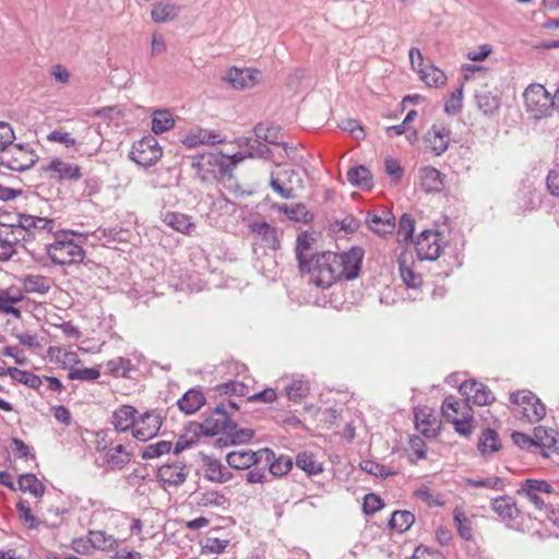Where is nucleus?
<instances>
[{
  "label": "nucleus",
  "instance_id": "nucleus-12",
  "mask_svg": "<svg viewBox=\"0 0 559 559\" xmlns=\"http://www.w3.org/2000/svg\"><path fill=\"white\" fill-rule=\"evenodd\" d=\"M552 486L543 479H525L516 493L527 499L537 510H543L545 501L540 497V493H552Z\"/></svg>",
  "mask_w": 559,
  "mask_h": 559
},
{
  "label": "nucleus",
  "instance_id": "nucleus-56",
  "mask_svg": "<svg viewBox=\"0 0 559 559\" xmlns=\"http://www.w3.org/2000/svg\"><path fill=\"white\" fill-rule=\"evenodd\" d=\"M421 80L429 86H439L445 83V74L433 66L426 69H419Z\"/></svg>",
  "mask_w": 559,
  "mask_h": 559
},
{
  "label": "nucleus",
  "instance_id": "nucleus-9",
  "mask_svg": "<svg viewBox=\"0 0 559 559\" xmlns=\"http://www.w3.org/2000/svg\"><path fill=\"white\" fill-rule=\"evenodd\" d=\"M442 239L443 236L439 231L430 229L423 230L415 242L418 259L428 261L437 260L442 250Z\"/></svg>",
  "mask_w": 559,
  "mask_h": 559
},
{
  "label": "nucleus",
  "instance_id": "nucleus-51",
  "mask_svg": "<svg viewBox=\"0 0 559 559\" xmlns=\"http://www.w3.org/2000/svg\"><path fill=\"white\" fill-rule=\"evenodd\" d=\"M557 436L558 433L552 429L548 430L543 426L535 427V448H540L543 454L544 452H548L552 447V443L556 441Z\"/></svg>",
  "mask_w": 559,
  "mask_h": 559
},
{
  "label": "nucleus",
  "instance_id": "nucleus-11",
  "mask_svg": "<svg viewBox=\"0 0 559 559\" xmlns=\"http://www.w3.org/2000/svg\"><path fill=\"white\" fill-rule=\"evenodd\" d=\"M340 280L352 281L359 275L364 259V250L360 247H353L341 254L336 253Z\"/></svg>",
  "mask_w": 559,
  "mask_h": 559
},
{
  "label": "nucleus",
  "instance_id": "nucleus-1",
  "mask_svg": "<svg viewBox=\"0 0 559 559\" xmlns=\"http://www.w3.org/2000/svg\"><path fill=\"white\" fill-rule=\"evenodd\" d=\"M76 236L71 230H59L55 234V241L46 246V252L55 265H72L84 260L85 251L75 241Z\"/></svg>",
  "mask_w": 559,
  "mask_h": 559
},
{
  "label": "nucleus",
  "instance_id": "nucleus-26",
  "mask_svg": "<svg viewBox=\"0 0 559 559\" xmlns=\"http://www.w3.org/2000/svg\"><path fill=\"white\" fill-rule=\"evenodd\" d=\"M205 404V396L197 389L188 390L178 401L179 409L188 415L197 413Z\"/></svg>",
  "mask_w": 559,
  "mask_h": 559
},
{
  "label": "nucleus",
  "instance_id": "nucleus-55",
  "mask_svg": "<svg viewBox=\"0 0 559 559\" xmlns=\"http://www.w3.org/2000/svg\"><path fill=\"white\" fill-rule=\"evenodd\" d=\"M466 485L469 487L478 488V487H485L493 490H504L506 488V479L498 477V476H491L486 477L481 479H474V478H467Z\"/></svg>",
  "mask_w": 559,
  "mask_h": 559
},
{
  "label": "nucleus",
  "instance_id": "nucleus-58",
  "mask_svg": "<svg viewBox=\"0 0 559 559\" xmlns=\"http://www.w3.org/2000/svg\"><path fill=\"white\" fill-rule=\"evenodd\" d=\"M215 390L219 395L245 396L248 394V386L239 381L219 383L216 385Z\"/></svg>",
  "mask_w": 559,
  "mask_h": 559
},
{
  "label": "nucleus",
  "instance_id": "nucleus-47",
  "mask_svg": "<svg viewBox=\"0 0 559 559\" xmlns=\"http://www.w3.org/2000/svg\"><path fill=\"white\" fill-rule=\"evenodd\" d=\"M195 504L198 507H224L227 503V498L216 491V490H209L204 492H197L195 493Z\"/></svg>",
  "mask_w": 559,
  "mask_h": 559
},
{
  "label": "nucleus",
  "instance_id": "nucleus-45",
  "mask_svg": "<svg viewBox=\"0 0 559 559\" xmlns=\"http://www.w3.org/2000/svg\"><path fill=\"white\" fill-rule=\"evenodd\" d=\"M296 465L308 475H318L323 471L322 464L318 462L311 452H300L296 456Z\"/></svg>",
  "mask_w": 559,
  "mask_h": 559
},
{
  "label": "nucleus",
  "instance_id": "nucleus-60",
  "mask_svg": "<svg viewBox=\"0 0 559 559\" xmlns=\"http://www.w3.org/2000/svg\"><path fill=\"white\" fill-rule=\"evenodd\" d=\"M415 229V222L413 217L405 213L400 217L399 227H397V237L402 241H409L413 238Z\"/></svg>",
  "mask_w": 559,
  "mask_h": 559
},
{
  "label": "nucleus",
  "instance_id": "nucleus-19",
  "mask_svg": "<svg viewBox=\"0 0 559 559\" xmlns=\"http://www.w3.org/2000/svg\"><path fill=\"white\" fill-rule=\"evenodd\" d=\"M491 509L498 514L503 522H511L516 520L521 511L518 508L514 499L508 495L492 498L490 501Z\"/></svg>",
  "mask_w": 559,
  "mask_h": 559
},
{
  "label": "nucleus",
  "instance_id": "nucleus-50",
  "mask_svg": "<svg viewBox=\"0 0 559 559\" xmlns=\"http://www.w3.org/2000/svg\"><path fill=\"white\" fill-rule=\"evenodd\" d=\"M240 141V145L248 148V157L270 158L272 155V151L261 142V139L243 138Z\"/></svg>",
  "mask_w": 559,
  "mask_h": 559
},
{
  "label": "nucleus",
  "instance_id": "nucleus-48",
  "mask_svg": "<svg viewBox=\"0 0 559 559\" xmlns=\"http://www.w3.org/2000/svg\"><path fill=\"white\" fill-rule=\"evenodd\" d=\"M415 522V515L406 510L394 511L389 521V526L399 533L406 532Z\"/></svg>",
  "mask_w": 559,
  "mask_h": 559
},
{
  "label": "nucleus",
  "instance_id": "nucleus-52",
  "mask_svg": "<svg viewBox=\"0 0 559 559\" xmlns=\"http://www.w3.org/2000/svg\"><path fill=\"white\" fill-rule=\"evenodd\" d=\"M93 236L97 240H104L106 242L112 241H126L128 237V230H124L121 227H99L94 233Z\"/></svg>",
  "mask_w": 559,
  "mask_h": 559
},
{
  "label": "nucleus",
  "instance_id": "nucleus-49",
  "mask_svg": "<svg viewBox=\"0 0 559 559\" xmlns=\"http://www.w3.org/2000/svg\"><path fill=\"white\" fill-rule=\"evenodd\" d=\"M399 271L403 283L409 288H417L423 284L419 273H416L405 259H399Z\"/></svg>",
  "mask_w": 559,
  "mask_h": 559
},
{
  "label": "nucleus",
  "instance_id": "nucleus-61",
  "mask_svg": "<svg viewBox=\"0 0 559 559\" xmlns=\"http://www.w3.org/2000/svg\"><path fill=\"white\" fill-rule=\"evenodd\" d=\"M546 415V407L539 399H537L531 406L523 407V416L527 418L530 423H536L542 420Z\"/></svg>",
  "mask_w": 559,
  "mask_h": 559
},
{
  "label": "nucleus",
  "instance_id": "nucleus-36",
  "mask_svg": "<svg viewBox=\"0 0 559 559\" xmlns=\"http://www.w3.org/2000/svg\"><path fill=\"white\" fill-rule=\"evenodd\" d=\"M131 456L132 454L126 450L124 445L118 444L105 454V460L111 468L122 469L130 463Z\"/></svg>",
  "mask_w": 559,
  "mask_h": 559
},
{
  "label": "nucleus",
  "instance_id": "nucleus-20",
  "mask_svg": "<svg viewBox=\"0 0 559 559\" xmlns=\"http://www.w3.org/2000/svg\"><path fill=\"white\" fill-rule=\"evenodd\" d=\"M259 78L257 70L231 68L225 79L234 88L243 90L254 86Z\"/></svg>",
  "mask_w": 559,
  "mask_h": 559
},
{
  "label": "nucleus",
  "instance_id": "nucleus-22",
  "mask_svg": "<svg viewBox=\"0 0 559 559\" xmlns=\"http://www.w3.org/2000/svg\"><path fill=\"white\" fill-rule=\"evenodd\" d=\"M138 411L131 405H121L112 413L111 424L117 432H126L134 428Z\"/></svg>",
  "mask_w": 559,
  "mask_h": 559
},
{
  "label": "nucleus",
  "instance_id": "nucleus-35",
  "mask_svg": "<svg viewBox=\"0 0 559 559\" xmlns=\"http://www.w3.org/2000/svg\"><path fill=\"white\" fill-rule=\"evenodd\" d=\"M163 221L166 225L182 234H190V230L194 228L191 217L182 213L166 212Z\"/></svg>",
  "mask_w": 559,
  "mask_h": 559
},
{
  "label": "nucleus",
  "instance_id": "nucleus-63",
  "mask_svg": "<svg viewBox=\"0 0 559 559\" xmlns=\"http://www.w3.org/2000/svg\"><path fill=\"white\" fill-rule=\"evenodd\" d=\"M414 495L429 507H442L444 504V501L439 496H435L430 488L426 485H421L418 489H416Z\"/></svg>",
  "mask_w": 559,
  "mask_h": 559
},
{
  "label": "nucleus",
  "instance_id": "nucleus-57",
  "mask_svg": "<svg viewBox=\"0 0 559 559\" xmlns=\"http://www.w3.org/2000/svg\"><path fill=\"white\" fill-rule=\"evenodd\" d=\"M359 466L364 472L377 477L388 478L396 474V471L386 468L384 465L372 460H364Z\"/></svg>",
  "mask_w": 559,
  "mask_h": 559
},
{
  "label": "nucleus",
  "instance_id": "nucleus-24",
  "mask_svg": "<svg viewBox=\"0 0 559 559\" xmlns=\"http://www.w3.org/2000/svg\"><path fill=\"white\" fill-rule=\"evenodd\" d=\"M205 465V478L218 484H224L233 478V473L226 469L218 459L210 455L203 457Z\"/></svg>",
  "mask_w": 559,
  "mask_h": 559
},
{
  "label": "nucleus",
  "instance_id": "nucleus-16",
  "mask_svg": "<svg viewBox=\"0 0 559 559\" xmlns=\"http://www.w3.org/2000/svg\"><path fill=\"white\" fill-rule=\"evenodd\" d=\"M298 174L293 168H283L271 174L270 187L285 200L295 197L293 180Z\"/></svg>",
  "mask_w": 559,
  "mask_h": 559
},
{
  "label": "nucleus",
  "instance_id": "nucleus-64",
  "mask_svg": "<svg viewBox=\"0 0 559 559\" xmlns=\"http://www.w3.org/2000/svg\"><path fill=\"white\" fill-rule=\"evenodd\" d=\"M463 85L452 92L450 99L444 105L445 114L450 116L457 115L462 109Z\"/></svg>",
  "mask_w": 559,
  "mask_h": 559
},
{
  "label": "nucleus",
  "instance_id": "nucleus-44",
  "mask_svg": "<svg viewBox=\"0 0 559 559\" xmlns=\"http://www.w3.org/2000/svg\"><path fill=\"white\" fill-rule=\"evenodd\" d=\"M277 209L292 221L301 223H309L312 221V214L302 203H296L294 205L281 204L277 206Z\"/></svg>",
  "mask_w": 559,
  "mask_h": 559
},
{
  "label": "nucleus",
  "instance_id": "nucleus-38",
  "mask_svg": "<svg viewBox=\"0 0 559 559\" xmlns=\"http://www.w3.org/2000/svg\"><path fill=\"white\" fill-rule=\"evenodd\" d=\"M106 372L115 378H130L133 365L130 359L116 357L108 360L105 365Z\"/></svg>",
  "mask_w": 559,
  "mask_h": 559
},
{
  "label": "nucleus",
  "instance_id": "nucleus-39",
  "mask_svg": "<svg viewBox=\"0 0 559 559\" xmlns=\"http://www.w3.org/2000/svg\"><path fill=\"white\" fill-rule=\"evenodd\" d=\"M17 486L20 490L29 492L36 498L43 497L45 493V486L43 483L31 473L20 475Z\"/></svg>",
  "mask_w": 559,
  "mask_h": 559
},
{
  "label": "nucleus",
  "instance_id": "nucleus-27",
  "mask_svg": "<svg viewBox=\"0 0 559 559\" xmlns=\"http://www.w3.org/2000/svg\"><path fill=\"white\" fill-rule=\"evenodd\" d=\"M20 214L21 224H24V227L27 231H32L36 236L43 233H52L55 227V221L46 217L29 215V214Z\"/></svg>",
  "mask_w": 559,
  "mask_h": 559
},
{
  "label": "nucleus",
  "instance_id": "nucleus-59",
  "mask_svg": "<svg viewBox=\"0 0 559 559\" xmlns=\"http://www.w3.org/2000/svg\"><path fill=\"white\" fill-rule=\"evenodd\" d=\"M3 230L7 231L8 238L12 240V247L15 248L23 241V233L25 234L24 224H21L20 214H17V221L14 224H1Z\"/></svg>",
  "mask_w": 559,
  "mask_h": 559
},
{
  "label": "nucleus",
  "instance_id": "nucleus-42",
  "mask_svg": "<svg viewBox=\"0 0 559 559\" xmlns=\"http://www.w3.org/2000/svg\"><path fill=\"white\" fill-rule=\"evenodd\" d=\"M8 376H10L14 381L22 383L31 389L37 390L41 385V379L37 374L21 370L16 367L7 368Z\"/></svg>",
  "mask_w": 559,
  "mask_h": 559
},
{
  "label": "nucleus",
  "instance_id": "nucleus-34",
  "mask_svg": "<svg viewBox=\"0 0 559 559\" xmlns=\"http://www.w3.org/2000/svg\"><path fill=\"white\" fill-rule=\"evenodd\" d=\"M442 177L437 168L427 166L421 170V186L427 192H439L443 188Z\"/></svg>",
  "mask_w": 559,
  "mask_h": 559
},
{
  "label": "nucleus",
  "instance_id": "nucleus-62",
  "mask_svg": "<svg viewBox=\"0 0 559 559\" xmlns=\"http://www.w3.org/2000/svg\"><path fill=\"white\" fill-rule=\"evenodd\" d=\"M100 372L97 368H72L70 369L68 377L71 380H81V381H94L98 379Z\"/></svg>",
  "mask_w": 559,
  "mask_h": 559
},
{
  "label": "nucleus",
  "instance_id": "nucleus-46",
  "mask_svg": "<svg viewBox=\"0 0 559 559\" xmlns=\"http://www.w3.org/2000/svg\"><path fill=\"white\" fill-rule=\"evenodd\" d=\"M310 391V385L304 377L294 379L290 384L285 386V392L288 399L295 403L305 399Z\"/></svg>",
  "mask_w": 559,
  "mask_h": 559
},
{
  "label": "nucleus",
  "instance_id": "nucleus-10",
  "mask_svg": "<svg viewBox=\"0 0 559 559\" xmlns=\"http://www.w3.org/2000/svg\"><path fill=\"white\" fill-rule=\"evenodd\" d=\"M163 425V418L156 411H147L138 417L132 429V436L142 442L148 441L157 436Z\"/></svg>",
  "mask_w": 559,
  "mask_h": 559
},
{
  "label": "nucleus",
  "instance_id": "nucleus-18",
  "mask_svg": "<svg viewBox=\"0 0 559 559\" xmlns=\"http://www.w3.org/2000/svg\"><path fill=\"white\" fill-rule=\"evenodd\" d=\"M45 171L50 173V178L58 180L78 181L82 177L81 168L78 165L66 163L59 158L52 159Z\"/></svg>",
  "mask_w": 559,
  "mask_h": 559
},
{
  "label": "nucleus",
  "instance_id": "nucleus-33",
  "mask_svg": "<svg viewBox=\"0 0 559 559\" xmlns=\"http://www.w3.org/2000/svg\"><path fill=\"white\" fill-rule=\"evenodd\" d=\"M475 100L478 109L486 116L493 115L500 107V98L485 88L476 91Z\"/></svg>",
  "mask_w": 559,
  "mask_h": 559
},
{
  "label": "nucleus",
  "instance_id": "nucleus-25",
  "mask_svg": "<svg viewBox=\"0 0 559 559\" xmlns=\"http://www.w3.org/2000/svg\"><path fill=\"white\" fill-rule=\"evenodd\" d=\"M249 230L261 238L265 245L272 249L277 250L280 248V239L277 237V230L266 222H253L249 225Z\"/></svg>",
  "mask_w": 559,
  "mask_h": 559
},
{
  "label": "nucleus",
  "instance_id": "nucleus-2",
  "mask_svg": "<svg viewBox=\"0 0 559 559\" xmlns=\"http://www.w3.org/2000/svg\"><path fill=\"white\" fill-rule=\"evenodd\" d=\"M304 273L309 274L310 281L317 287L329 288L335 282L340 281L336 253L323 251L312 254Z\"/></svg>",
  "mask_w": 559,
  "mask_h": 559
},
{
  "label": "nucleus",
  "instance_id": "nucleus-54",
  "mask_svg": "<svg viewBox=\"0 0 559 559\" xmlns=\"http://www.w3.org/2000/svg\"><path fill=\"white\" fill-rule=\"evenodd\" d=\"M171 449L173 443L170 441L162 440L156 443L145 445L141 451V456L143 460H153L169 453Z\"/></svg>",
  "mask_w": 559,
  "mask_h": 559
},
{
  "label": "nucleus",
  "instance_id": "nucleus-29",
  "mask_svg": "<svg viewBox=\"0 0 559 559\" xmlns=\"http://www.w3.org/2000/svg\"><path fill=\"white\" fill-rule=\"evenodd\" d=\"M180 12V7L168 1H160L153 5L151 17L155 23H167L175 20Z\"/></svg>",
  "mask_w": 559,
  "mask_h": 559
},
{
  "label": "nucleus",
  "instance_id": "nucleus-5",
  "mask_svg": "<svg viewBox=\"0 0 559 559\" xmlns=\"http://www.w3.org/2000/svg\"><path fill=\"white\" fill-rule=\"evenodd\" d=\"M38 160V155L28 144H11L0 151V167L13 171H25Z\"/></svg>",
  "mask_w": 559,
  "mask_h": 559
},
{
  "label": "nucleus",
  "instance_id": "nucleus-7",
  "mask_svg": "<svg viewBox=\"0 0 559 559\" xmlns=\"http://www.w3.org/2000/svg\"><path fill=\"white\" fill-rule=\"evenodd\" d=\"M236 428L237 424L230 419L225 402L217 404L211 415L199 424V432L205 437H214Z\"/></svg>",
  "mask_w": 559,
  "mask_h": 559
},
{
  "label": "nucleus",
  "instance_id": "nucleus-3",
  "mask_svg": "<svg viewBox=\"0 0 559 559\" xmlns=\"http://www.w3.org/2000/svg\"><path fill=\"white\" fill-rule=\"evenodd\" d=\"M261 466L257 472H248L245 479L248 484H262L266 480V469L273 476H284L293 468V459L288 455H280L276 457L275 453L269 449L263 448L261 455Z\"/></svg>",
  "mask_w": 559,
  "mask_h": 559
},
{
  "label": "nucleus",
  "instance_id": "nucleus-8",
  "mask_svg": "<svg viewBox=\"0 0 559 559\" xmlns=\"http://www.w3.org/2000/svg\"><path fill=\"white\" fill-rule=\"evenodd\" d=\"M162 148L157 140L152 136H144L132 145L130 158L136 164L148 167L162 157Z\"/></svg>",
  "mask_w": 559,
  "mask_h": 559
},
{
  "label": "nucleus",
  "instance_id": "nucleus-14",
  "mask_svg": "<svg viewBox=\"0 0 559 559\" xmlns=\"http://www.w3.org/2000/svg\"><path fill=\"white\" fill-rule=\"evenodd\" d=\"M459 391L465 396L466 403L472 402L475 405L484 406L495 401V395L489 388L476 380L464 381L459 386Z\"/></svg>",
  "mask_w": 559,
  "mask_h": 559
},
{
  "label": "nucleus",
  "instance_id": "nucleus-43",
  "mask_svg": "<svg viewBox=\"0 0 559 559\" xmlns=\"http://www.w3.org/2000/svg\"><path fill=\"white\" fill-rule=\"evenodd\" d=\"M88 540L92 548L112 550L118 546L117 539L104 531H90Z\"/></svg>",
  "mask_w": 559,
  "mask_h": 559
},
{
  "label": "nucleus",
  "instance_id": "nucleus-37",
  "mask_svg": "<svg viewBox=\"0 0 559 559\" xmlns=\"http://www.w3.org/2000/svg\"><path fill=\"white\" fill-rule=\"evenodd\" d=\"M22 284L26 293L47 294L50 289L48 277L39 274H28L22 278Z\"/></svg>",
  "mask_w": 559,
  "mask_h": 559
},
{
  "label": "nucleus",
  "instance_id": "nucleus-32",
  "mask_svg": "<svg viewBox=\"0 0 559 559\" xmlns=\"http://www.w3.org/2000/svg\"><path fill=\"white\" fill-rule=\"evenodd\" d=\"M253 132L255 134V138L261 139L262 141L273 144V145H281L285 150L287 148V143L280 142L281 138V127L275 124H266V123H258L253 128Z\"/></svg>",
  "mask_w": 559,
  "mask_h": 559
},
{
  "label": "nucleus",
  "instance_id": "nucleus-4",
  "mask_svg": "<svg viewBox=\"0 0 559 559\" xmlns=\"http://www.w3.org/2000/svg\"><path fill=\"white\" fill-rule=\"evenodd\" d=\"M229 165H233V162L225 157V154L216 151L203 152L192 158V167L197 170L202 181H207L218 176L226 177V168Z\"/></svg>",
  "mask_w": 559,
  "mask_h": 559
},
{
  "label": "nucleus",
  "instance_id": "nucleus-17",
  "mask_svg": "<svg viewBox=\"0 0 559 559\" xmlns=\"http://www.w3.org/2000/svg\"><path fill=\"white\" fill-rule=\"evenodd\" d=\"M157 480L173 487L181 486L187 477L186 465L181 462L165 464L157 469Z\"/></svg>",
  "mask_w": 559,
  "mask_h": 559
},
{
  "label": "nucleus",
  "instance_id": "nucleus-23",
  "mask_svg": "<svg viewBox=\"0 0 559 559\" xmlns=\"http://www.w3.org/2000/svg\"><path fill=\"white\" fill-rule=\"evenodd\" d=\"M313 243L314 239L307 231H304L297 236L295 254L298 261V269L301 273L305 272V267L307 266V263L310 261L312 254L318 253L313 252Z\"/></svg>",
  "mask_w": 559,
  "mask_h": 559
},
{
  "label": "nucleus",
  "instance_id": "nucleus-41",
  "mask_svg": "<svg viewBox=\"0 0 559 559\" xmlns=\"http://www.w3.org/2000/svg\"><path fill=\"white\" fill-rule=\"evenodd\" d=\"M218 528H213L210 531L209 535L200 543L201 544V555L206 554H215L219 555L225 551L226 547L229 545V539H222L216 536H212L214 532H217Z\"/></svg>",
  "mask_w": 559,
  "mask_h": 559
},
{
  "label": "nucleus",
  "instance_id": "nucleus-40",
  "mask_svg": "<svg viewBox=\"0 0 559 559\" xmlns=\"http://www.w3.org/2000/svg\"><path fill=\"white\" fill-rule=\"evenodd\" d=\"M174 124L175 119L168 109H157L152 114V131L155 134L170 130Z\"/></svg>",
  "mask_w": 559,
  "mask_h": 559
},
{
  "label": "nucleus",
  "instance_id": "nucleus-15",
  "mask_svg": "<svg viewBox=\"0 0 559 559\" xmlns=\"http://www.w3.org/2000/svg\"><path fill=\"white\" fill-rule=\"evenodd\" d=\"M450 129L443 123H435L424 136L426 148L430 150L436 156L442 155L449 146Z\"/></svg>",
  "mask_w": 559,
  "mask_h": 559
},
{
  "label": "nucleus",
  "instance_id": "nucleus-6",
  "mask_svg": "<svg viewBox=\"0 0 559 559\" xmlns=\"http://www.w3.org/2000/svg\"><path fill=\"white\" fill-rule=\"evenodd\" d=\"M526 111L539 120L552 112L551 95L542 84H531L523 94Z\"/></svg>",
  "mask_w": 559,
  "mask_h": 559
},
{
  "label": "nucleus",
  "instance_id": "nucleus-28",
  "mask_svg": "<svg viewBox=\"0 0 559 559\" xmlns=\"http://www.w3.org/2000/svg\"><path fill=\"white\" fill-rule=\"evenodd\" d=\"M501 449V442L498 432L492 428H485L477 442V450L483 456H488Z\"/></svg>",
  "mask_w": 559,
  "mask_h": 559
},
{
  "label": "nucleus",
  "instance_id": "nucleus-21",
  "mask_svg": "<svg viewBox=\"0 0 559 559\" xmlns=\"http://www.w3.org/2000/svg\"><path fill=\"white\" fill-rule=\"evenodd\" d=\"M367 226L380 236L391 234L395 228V217L391 212L369 213L366 217Z\"/></svg>",
  "mask_w": 559,
  "mask_h": 559
},
{
  "label": "nucleus",
  "instance_id": "nucleus-13",
  "mask_svg": "<svg viewBox=\"0 0 559 559\" xmlns=\"http://www.w3.org/2000/svg\"><path fill=\"white\" fill-rule=\"evenodd\" d=\"M261 452L262 449L258 451H252L249 449L235 450L226 455V461L230 468L240 471L249 469V472H257L261 466Z\"/></svg>",
  "mask_w": 559,
  "mask_h": 559
},
{
  "label": "nucleus",
  "instance_id": "nucleus-31",
  "mask_svg": "<svg viewBox=\"0 0 559 559\" xmlns=\"http://www.w3.org/2000/svg\"><path fill=\"white\" fill-rule=\"evenodd\" d=\"M347 180L352 186L362 190H370L373 187L371 171L362 165L349 168Z\"/></svg>",
  "mask_w": 559,
  "mask_h": 559
},
{
  "label": "nucleus",
  "instance_id": "nucleus-30",
  "mask_svg": "<svg viewBox=\"0 0 559 559\" xmlns=\"http://www.w3.org/2000/svg\"><path fill=\"white\" fill-rule=\"evenodd\" d=\"M181 142L188 147H195L199 144H216L222 143L223 139L219 133L199 129L197 132L187 134Z\"/></svg>",
  "mask_w": 559,
  "mask_h": 559
},
{
  "label": "nucleus",
  "instance_id": "nucleus-53",
  "mask_svg": "<svg viewBox=\"0 0 559 559\" xmlns=\"http://www.w3.org/2000/svg\"><path fill=\"white\" fill-rule=\"evenodd\" d=\"M453 520L459 535L465 540H471L473 538L472 522L466 516L465 512L460 508H455L453 511Z\"/></svg>",
  "mask_w": 559,
  "mask_h": 559
}]
</instances>
